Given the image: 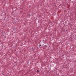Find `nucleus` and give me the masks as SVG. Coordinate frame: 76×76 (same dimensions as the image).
<instances>
[{
    "mask_svg": "<svg viewBox=\"0 0 76 76\" xmlns=\"http://www.w3.org/2000/svg\"><path fill=\"white\" fill-rule=\"evenodd\" d=\"M41 45H39V47H41Z\"/></svg>",
    "mask_w": 76,
    "mask_h": 76,
    "instance_id": "nucleus-1",
    "label": "nucleus"
},
{
    "mask_svg": "<svg viewBox=\"0 0 76 76\" xmlns=\"http://www.w3.org/2000/svg\"><path fill=\"white\" fill-rule=\"evenodd\" d=\"M37 72H39V71L37 70Z\"/></svg>",
    "mask_w": 76,
    "mask_h": 76,
    "instance_id": "nucleus-2",
    "label": "nucleus"
}]
</instances>
